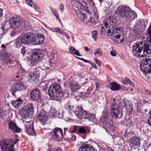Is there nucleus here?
I'll return each mask as SVG.
<instances>
[{
	"label": "nucleus",
	"instance_id": "32",
	"mask_svg": "<svg viewBox=\"0 0 151 151\" xmlns=\"http://www.w3.org/2000/svg\"><path fill=\"white\" fill-rule=\"evenodd\" d=\"M69 50L71 53L78 56H81V55L80 54L79 51L78 50H76L73 47H70L69 48Z\"/></svg>",
	"mask_w": 151,
	"mask_h": 151
},
{
	"label": "nucleus",
	"instance_id": "4",
	"mask_svg": "<svg viewBox=\"0 0 151 151\" xmlns=\"http://www.w3.org/2000/svg\"><path fill=\"white\" fill-rule=\"evenodd\" d=\"M101 122L99 125L102 126L104 128L106 132L113 129V122L109 119L108 114H106L103 115L100 119Z\"/></svg>",
	"mask_w": 151,
	"mask_h": 151
},
{
	"label": "nucleus",
	"instance_id": "26",
	"mask_svg": "<svg viewBox=\"0 0 151 151\" xmlns=\"http://www.w3.org/2000/svg\"><path fill=\"white\" fill-rule=\"evenodd\" d=\"M23 102V101L22 99L19 98L15 100L12 101L11 104L12 106L18 109L22 104Z\"/></svg>",
	"mask_w": 151,
	"mask_h": 151
},
{
	"label": "nucleus",
	"instance_id": "6",
	"mask_svg": "<svg viewBox=\"0 0 151 151\" xmlns=\"http://www.w3.org/2000/svg\"><path fill=\"white\" fill-rule=\"evenodd\" d=\"M23 20L19 16L10 17L8 21L10 27L16 29L19 28L22 24Z\"/></svg>",
	"mask_w": 151,
	"mask_h": 151
},
{
	"label": "nucleus",
	"instance_id": "36",
	"mask_svg": "<svg viewBox=\"0 0 151 151\" xmlns=\"http://www.w3.org/2000/svg\"><path fill=\"white\" fill-rule=\"evenodd\" d=\"M122 82L123 84L125 85H127L128 83L131 86H134V84L129 78H125L124 80H123Z\"/></svg>",
	"mask_w": 151,
	"mask_h": 151
},
{
	"label": "nucleus",
	"instance_id": "20",
	"mask_svg": "<svg viewBox=\"0 0 151 151\" xmlns=\"http://www.w3.org/2000/svg\"><path fill=\"white\" fill-rule=\"evenodd\" d=\"M28 124L25 125V130L26 132L28 134L34 136L36 135L35 130L32 125Z\"/></svg>",
	"mask_w": 151,
	"mask_h": 151
},
{
	"label": "nucleus",
	"instance_id": "3",
	"mask_svg": "<svg viewBox=\"0 0 151 151\" xmlns=\"http://www.w3.org/2000/svg\"><path fill=\"white\" fill-rule=\"evenodd\" d=\"M116 11L121 16L125 17L128 22H130L137 17L136 13L133 10L130 11L129 8L119 6Z\"/></svg>",
	"mask_w": 151,
	"mask_h": 151
},
{
	"label": "nucleus",
	"instance_id": "9",
	"mask_svg": "<svg viewBox=\"0 0 151 151\" xmlns=\"http://www.w3.org/2000/svg\"><path fill=\"white\" fill-rule=\"evenodd\" d=\"M76 7L78 9L83 8L85 5L89 7L93 6L94 4L92 0H73Z\"/></svg>",
	"mask_w": 151,
	"mask_h": 151
},
{
	"label": "nucleus",
	"instance_id": "22",
	"mask_svg": "<svg viewBox=\"0 0 151 151\" xmlns=\"http://www.w3.org/2000/svg\"><path fill=\"white\" fill-rule=\"evenodd\" d=\"M78 151H97V150H95L92 146L86 144H84L79 148Z\"/></svg>",
	"mask_w": 151,
	"mask_h": 151
},
{
	"label": "nucleus",
	"instance_id": "41",
	"mask_svg": "<svg viewBox=\"0 0 151 151\" xmlns=\"http://www.w3.org/2000/svg\"><path fill=\"white\" fill-rule=\"evenodd\" d=\"M38 38L39 41V43L40 44H41L43 43L44 39L43 35H39L38 36Z\"/></svg>",
	"mask_w": 151,
	"mask_h": 151
},
{
	"label": "nucleus",
	"instance_id": "54",
	"mask_svg": "<svg viewBox=\"0 0 151 151\" xmlns=\"http://www.w3.org/2000/svg\"><path fill=\"white\" fill-rule=\"evenodd\" d=\"M150 39L149 40L150 42V45H145V46L149 47V48H150V49H151V35H150Z\"/></svg>",
	"mask_w": 151,
	"mask_h": 151
},
{
	"label": "nucleus",
	"instance_id": "12",
	"mask_svg": "<svg viewBox=\"0 0 151 151\" xmlns=\"http://www.w3.org/2000/svg\"><path fill=\"white\" fill-rule=\"evenodd\" d=\"M24 88V86L22 82L19 81H16L11 86L12 94L14 96L15 93L18 91H20Z\"/></svg>",
	"mask_w": 151,
	"mask_h": 151
},
{
	"label": "nucleus",
	"instance_id": "16",
	"mask_svg": "<svg viewBox=\"0 0 151 151\" xmlns=\"http://www.w3.org/2000/svg\"><path fill=\"white\" fill-rule=\"evenodd\" d=\"M51 133L54 134L57 141H61L63 138V130L61 128H55L52 130Z\"/></svg>",
	"mask_w": 151,
	"mask_h": 151
},
{
	"label": "nucleus",
	"instance_id": "35",
	"mask_svg": "<svg viewBox=\"0 0 151 151\" xmlns=\"http://www.w3.org/2000/svg\"><path fill=\"white\" fill-rule=\"evenodd\" d=\"M16 46L17 47H20L22 45V44H23L22 41V39L20 37H18L15 39V42Z\"/></svg>",
	"mask_w": 151,
	"mask_h": 151
},
{
	"label": "nucleus",
	"instance_id": "10",
	"mask_svg": "<svg viewBox=\"0 0 151 151\" xmlns=\"http://www.w3.org/2000/svg\"><path fill=\"white\" fill-rule=\"evenodd\" d=\"M120 33L121 30L120 29H114L113 30L111 35V38L114 42H116L117 43H122L124 42V39L123 37H122L121 38V39H119L121 37L120 35Z\"/></svg>",
	"mask_w": 151,
	"mask_h": 151
},
{
	"label": "nucleus",
	"instance_id": "40",
	"mask_svg": "<svg viewBox=\"0 0 151 151\" xmlns=\"http://www.w3.org/2000/svg\"><path fill=\"white\" fill-rule=\"evenodd\" d=\"M26 3L29 6L34 7L35 6V4H34L32 0H25Z\"/></svg>",
	"mask_w": 151,
	"mask_h": 151
},
{
	"label": "nucleus",
	"instance_id": "37",
	"mask_svg": "<svg viewBox=\"0 0 151 151\" xmlns=\"http://www.w3.org/2000/svg\"><path fill=\"white\" fill-rule=\"evenodd\" d=\"M102 50L101 48H98L95 49L94 50V54L96 56H99L102 55Z\"/></svg>",
	"mask_w": 151,
	"mask_h": 151
},
{
	"label": "nucleus",
	"instance_id": "64",
	"mask_svg": "<svg viewBox=\"0 0 151 151\" xmlns=\"http://www.w3.org/2000/svg\"><path fill=\"white\" fill-rule=\"evenodd\" d=\"M16 35V33L15 32H12L11 33V35L12 37Z\"/></svg>",
	"mask_w": 151,
	"mask_h": 151
},
{
	"label": "nucleus",
	"instance_id": "53",
	"mask_svg": "<svg viewBox=\"0 0 151 151\" xmlns=\"http://www.w3.org/2000/svg\"><path fill=\"white\" fill-rule=\"evenodd\" d=\"M90 64H91V66L93 68H94L96 69H97V65H96V64L93 63H92L91 62V63Z\"/></svg>",
	"mask_w": 151,
	"mask_h": 151
},
{
	"label": "nucleus",
	"instance_id": "29",
	"mask_svg": "<svg viewBox=\"0 0 151 151\" xmlns=\"http://www.w3.org/2000/svg\"><path fill=\"white\" fill-rule=\"evenodd\" d=\"M110 87L111 89L113 91H117L121 88L120 85L115 82L111 83L110 84Z\"/></svg>",
	"mask_w": 151,
	"mask_h": 151
},
{
	"label": "nucleus",
	"instance_id": "58",
	"mask_svg": "<svg viewBox=\"0 0 151 151\" xmlns=\"http://www.w3.org/2000/svg\"><path fill=\"white\" fill-rule=\"evenodd\" d=\"M3 9L0 8V18L2 16Z\"/></svg>",
	"mask_w": 151,
	"mask_h": 151
},
{
	"label": "nucleus",
	"instance_id": "11",
	"mask_svg": "<svg viewBox=\"0 0 151 151\" xmlns=\"http://www.w3.org/2000/svg\"><path fill=\"white\" fill-rule=\"evenodd\" d=\"M42 51L40 49H35L34 50L33 53L32 55V60L35 63H37L40 61L42 58Z\"/></svg>",
	"mask_w": 151,
	"mask_h": 151
},
{
	"label": "nucleus",
	"instance_id": "19",
	"mask_svg": "<svg viewBox=\"0 0 151 151\" xmlns=\"http://www.w3.org/2000/svg\"><path fill=\"white\" fill-rule=\"evenodd\" d=\"M104 26H102L101 29L100 31L101 32L102 34H110L111 32V31L110 29L111 27L109 25V24L107 22H105Z\"/></svg>",
	"mask_w": 151,
	"mask_h": 151
},
{
	"label": "nucleus",
	"instance_id": "43",
	"mask_svg": "<svg viewBox=\"0 0 151 151\" xmlns=\"http://www.w3.org/2000/svg\"><path fill=\"white\" fill-rule=\"evenodd\" d=\"M39 38L38 37L37 38L36 36L35 38V39L32 41V45H39Z\"/></svg>",
	"mask_w": 151,
	"mask_h": 151
},
{
	"label": "nucleus",
	"instance_id": "44",
	"mask_svg": "<svg viewBox=\"0 0 151 151\" xmlns=\"http://www.w3.org/2000/svg\"><path fill=\"white\" fill-rule=\"evenodd\" d=\"M9 28L7 27V25L6 24H3L1 27V30L4 32H6V31Z\"/></svg>",
	"mask_w": 151,
	"mask_h": 151
},
{
	"label": "nucleus",
	"instance_id": "30",
	"mask_svg": "<svg viewBox=\"0 0 151 151\" xmlns=\"http://www.w3.org/2000/svg\"><path fill=\"white\" fill-rule=\"evenodd\" d=\"M140 139L139 137H133L131 139V142L130 144L131 145H134L139 146L140 144Z\"/></svg>",
	"mask_w": 151,
	"mask_h": 151
},
{
	"label": "nucleus",
	"instance_id": "45",
	"mask_svg": "<svg viewBox=\"0 0 151 151\" xmlns=\"http://www.w3.org/2000/svg\"><path fill=\"white\" fill-rule=\"evenodd\" d=\"M79 132L80 133H86V129L83 127H81L79 129Z\"/></svg>",
	"mask_w": 151,
	"mask_h": 151
},
{
	"label": "nucleus",
	"instance_id": "59",
	"mask_svg": "<svg viewBox=\"0 0 151 151\" xmlns=\"http://www.w3.org/2000/svg\"><path fill=\"white\" fill-rule=\"evenodd\" d=\"M64 35L68 39H70V37L68 35L67 33H64Z\"/></svg>",
	"mask_w": 151,
	"mask_h": 151
},
{
	"label": "nucleus",
	"instance_id": "48",
	"mask_svg": "<svg viewBox=\"0 0 151 151\" xmlns=\"http://www.w3.org/2000/svg\"><path fill=\"white\" fill-rule=\"evenodd\" d=\"M133 134V132L131 131H130L129 133L127 132V130H126L125 132V134L124 135L125 136H129L130 137L132 135V134Z\"/></svg>",
	"mask_w": 151,
	"mask_h": 151
},
{
	"label": "nucleus",
	"instance_id": "42",
	"mask_svg": "<svg viewBox=\"0 0 151 151\" xmlns=\"http://www.w3.org/2000/svg\"><path fill=\"white\" fill-rule=\"evenodd\" d=\"M97 32L96 30H94L93 31L92 33V37L95 40V41H96L97 40Z\"/></svg>",
	"mask_w": 151,
	"mask_h": 151
},
{
	"label": "nucleus",
	"instance_id": "28",
	"mask_svg": "<svg viewBox=\"0 0 151 151\" xmlns=\"http://www.w3.org/2000/svg\"><path fill=\"white\" fill-rule=\"evenodd\" d=\"M93 19L91 17L90 19L88 21V22L92 24H96L98 22L99 17L97 12H95L94 15L93 17Z\"/></svg>",
	"mask_w": 151,
	"mask_h": 151
},
{
	"label": "nucleus",
	"instance_id": "31",
	"mask_svg": "<svg viewBox=\"0 0 151 151\" xmlns=\"http://www.w3.org/2000/svg\"><path fill=\"white\" fill-rule=\"evenodd\" d=\"M22 41L24 44H29L27 33L21 37Z\"/></svg>",
	"mask_w": 151,
	"mask_h": 151
},
{
	"label": "nucleus",
	"instance_id": "2",
	"mask_svg": "<svg viewBox=\"0 0 151 151\" xmlns=\"http://www.w3.org/2000/svg\"><path fill=\"white\" fill-rule=\"evenodd\" d=\"M49 95L53 100L59 101L64 96V93L60 84L54 83L51 84L48 91Z\"/></svg>",
	"mask_w": 151,
	"mask_h": 151
},
{
	"label": "nucleus",
	"instance_id": "56",
	"mask_svg": "<svg viewBox=\"0 0 151 151\" xmlns=\"http://www.w3.org/2000/svg\"><path fill=\"white\" fill-rule=\"evenodd\" d=\"M148 33L150 35H151V25L148 29Z\"/></svg>",
	"mask_w": 151,
	"mask_h": 151
},
{
	"label": "nucleus",
	"instance_id": "51",
	"mask_svg": "<svg viewBox=\"0 0 151 151\" xmlns=\"http://www.w3.org/2000/svg\"><path fill=\"white\" fill-rule=\"evenodd\" d=\"M93 60L94 61L97 65L99 66L100 65V61H99L98 59L95 58H94Z\"/></svg>",
	"mask_w": 151,
	"mask_h": 151
},
{
	"label": "nucleus",
	"instance_id": "47",
	"mask_svg": "<svg viewBox=\"0 0 151 151\" xmlns=\"http://www.w3.org/2000/svg\"><path fill=\"white\" fill-rule=\"evenodd\" d=\"M81 97L82 99H83L84 98L87 97L88 96V94H87L85 93L82 92L81 93Z\"/></svg>",
	"mask_w": 151,
	"mask_h": 151
},
{
	"label": "nucleus",
	"instance_id": "5",
	"mask_svg": "<svg viewBox=\"0 0 151 151\" xmlns=\"http://www.w3.org/2000/svg\"><path fill=\"white\" fill-rule=\"evenodd\" d=\"M34 111V107L32 104H28L21 108L19 111V115L22 117L27 119Z\"/></svg>",
	"mask_w": 151,
	"mask_h": 151
},
{
	"label": "nucleus",
	"instance_id": "17",
	"mask_svg": "<svg viewBox=\"0 0 151 151\" xmlns=\"http://www.w3.org/2000/svg\"><path fill=\"white\" fill-rule=\"evenodd\" d=\"M74 113L78 118H84V116L86 115L87 112L83 109L81 105H78L76 107Z\"/></svg>",
	"mask_w": 151,
	"mask_h": 151
},
{
	"label": "nucleus",
	"instance_id": "63",
	"mask_svg": "<svg viewBox=\"0 0 151 151\" xmlns=\"http://www.w3.org/2000/svg\"><path fill=\"white\" fill-rule=\"evenodd\" d=\"M106 4L107 5H108L109 6V7H110L112 4V2H106Z\"/></svg>",
	"mask_w": 151,
	"mask_h": 151
},
{
	"label": "nucleus",
	"instance_id": "60",
	"mask_svg": "<svg viewBox=\"0 0 151 151\" xmlns=\"http://www.w3.org/2000/svg\"><path fill=\"white\" fill-rule=\"evenodd\" d=\"M146 93L147 95H149L151 96V92L148 90L146 91Z\"/></svg>",
	"mask_w": 151,
	"mask_h": 151
},
{
	"label": "nucleus",
	"instance_id": "57",
	"mask_svg": "<svg viewBox=\"0 0 151 151\" xmlns=\"http://www.w3.org/2000/svg\"><path fill=\"white\" fill-rule=\"evenodd\" d=\"M76 139V137L74 135H73L71 137V140L73 141H75Z\"/></svg>",
	"mask_w": 151,
	"mask_h": 151
},
{
	"label": "nucleus",
	"instance_id": "38",
	"mask_svg": "<svg viewBox=\"0 0 151 151\" xmlns=\"http://www.w3.org/2000/svg\"><path fill=\"white\" fill-rule=\"evenodd\" d=\"M7 112L6 110L1 109L0 110V117L3 118L7 115Z\"/></svg>",
	"mask_w": 151,
	"mask_h": 151
},
{
	"label": "nucleus",
	"instance_id": "15",
	"mask_svg": "<svg viewBox=\"0 0 151 151\" xmlns=\"http://www.w3.org/2000/svg\"><path fill=\"white\" fill-rule=\"evenodd\" d=\"M71 78L69 80V86L72 92H77L80 89L81 86L78 82L71 79Z\"/></svg>",
	"mask_w": 151,
	"mask_h": 151
},
{
	"label": "nucleus",
	"instance_id": "50",
	"mask_svg": "<svg viewBox=\"0 0 151 151\" xmlns=\"http://www.w3.org/2000/svg\"><path fill=\"white\" fill-rule=\"evenodd\" d=\"M77 58L78 59L81 60L82 61H83L86 63H91V62L89 61V60H87L84 59L83 58H78L77 57Z\"/></svg>",
	"mask_w": 151,
	"mask_h": 151
},
{
	"label": "nucleus",
	"instance_id": "55",
	"mask_svg": "<svg viewBox=\"0 0 151 151\" xmlns=\"http://www.w3.org/2000/svg\"><path fill=\"white\" fill-rule=\"evenodd\" d=\"M109 22L110 23V24L112 26H114L115 24V22H114V21H111L110 20Z\"/></svg>",
	"mask_w": 151,
	"mask_h": 151
},
{
	"label": "nucleus",
	"instance_id": "18",
	"mask_svg": "<svg viewBox=\"0 0 151 151\" xmlns=\"http://www.w3.org/2000/svg\"><path fill=\"white\" fill-rule=\"evenodd\" d=\"M1 58L2 63L4 65L12 64L14 62L13 59L10 58L8 56L6 55L1 57Z\"/></svg>",
	"mask_w": 151,
	"mask_h": 151
},
{
	"label": "nucleus",
	"instance_id": "1",
	"mask_svg": "<svg viewBox=\"0 0 151 151\" xmlns=\"http://www.w3.org/2000/svg\"><path fill=\"white\" fill-rule=\"evenodd\" d=\"M132 48L133 55L138 58L147 56L151 53V49L149 48V47L145 46L142 41L134 43Z\"/></svg>",
	"mask_w": 151,
	"mask_h": 151
},
{
	"label": "nucleus",
	"instance_id": "25",
	"mask_svg": "<svg viewBox=\"0 0 151 151\" xmlns=\"http://www.w3.org/2000/svg\"><path fill=\"white\" fill-rule=\"evenodd\" d=\"M76 16L82 22H83L86 20L87 16L84 13L81 12L79 10H76Z\"/></svg>",
	"mask_w": 151,
	"mask_h": 151
},
{
	"label": "nucleus",
	"instance_id": "24",
	"mask_svg": "<svg viewBox=\"0 0 151 151\" xmlns=\"http://www.w3.org/2000/svg\"><path fill=\"white\" fill-rule=\"evenodd\" d=\"M64 107L68 111L69 114H71L73 112L74 106L70 101H68L64 105Z\"/></svg>",
	"mask_w": 151,
	"mask_h": 151
},
{
	"label": "nucleus",
	"instance_id": "39",
	"mask_svg": "<svg viewBox=\"0 0 151 151\" xmlns=\"http://www.w3.org/2000/svg\"><path fill=\"white\" fill-rule=\"evenodd\" d=\"M131 106V105L129 104V101H127L124 102V107L127 110L129 109V108H130Z\"/></svg>",
	"mask_w": 151,
	"mask_h": 151
},
{
	"label": "nucleus",
	"instance_id": "52",
	"mask_svg": "<svg viewBox=\"0 0 151 151\" xmlns=\"http://www.w3.org/2000/svg\"><path fill=\"white\" fill-rule=\"evenodd\" d=\"M25 48L24 47H22L21 48V53L22 54V55H24L25 53Z\"/></svg>",
	"mask_w": 151,
	"mask_h": 151
},
{
	"label": "nucleus",
	"instance_id": "27",
	"mask_svg": "<svg viewBox=\"0 0 151 151\" xmlns=\"http://www.w3.org/2000/svg\"><path fill=\"white\" fill-rule=\"evenodd\" d=\"M84 119H87L89 121L95 122L97 120L95 115L90 114L87 112L86 115L84 116Z\"/></svg>",
	"mask_w": 151,
	"mask_h": 151
},
{
	"label": "nucleus",
	"instance_id": "8",
	"mask_svg": "<svg viewBox=\"0 0 151 151\" xmlns=\"http://www.w3.org/2000/svg\"><path fill=\"white\" fill-rule=\"evenodd\" d=\"M115 99H114V103L112 105L111 109V114L113 118L116 119L119 117L120 114V110L121 104L120 103L116 102Z\"/></svg>",
	"mask_w": 151,
	"mask_h": 151
},
{
	"label": "nucleus",
	"instance_id": "61",
	"mask_svg": "<svg viewBox=\"0 0 151 151\" xmlns=\"http://www.w3.org/2000/svg\"><path fill=\"white\" fill-rule=\"evenodd\" d=\"M128 110L130 111V112L131 113H132L133 111H134L133 108L131 107H131L129 108V109Z\"/></svg>",
	"mask_w": 151,
	"mask_h": 151
},
{
	"label": "nucleus",
	"instance_id": "49",
	"mask_svg": "<svg viewBox=\"0 0 151 151\" xmlns=\"http://www.w3.org/2000/svg\"><path fill=\"white\" fill-rule=\"evenodd\" d=\"M59 8L60 11L61 12H63L64 9V6L63 4H61L60 5Z\"/></svg>",
	"mask_w": 151,
	"mask_h": 151
},
{
	"label": "nucleus",
	"instance_id": "7",
	"mask_svg": "<svg viewBox=\"0 0 151 151\" xmlns=\"http://www.w3.org/2000/svg\"><path fill=\"white\" fill-rule=\"evenodd\" d=\"M140 68L141 71L145 74L151 73V59L143 60L141 63Z\"/></svg>",
	"mask_w": 151,
	"mask_h": 151
},
{
	"label": "nucleus",
	"instance_id": "33",
	"mask_svg": "<svg viewBox=\"0 0 151 151\" xmlns=\"http://www.w3.org/2000/svg\"><path fill=\"white\" fill-rule=\"evenodd\" d=\"M28 40L29 44L31 43L32 45V41L35 39V35L32 33H27Z\"/></svg>",
	"mask_w": 151,
	"mask_h": 151
},
{
	"label": "nucleus",
	"instance_id": "21",
	"mask_svg": "<svg viewBox=\"0 0 151 151\" xmlns=\"http://www.w3.org/2000/svg\"><path fill=\"white\" fill-rule=\"evenodd\" d=\"M9 128L15 132L19 133L21 129L17 126L16 123L13 121L10 122L9 123Z\"/></svg>",
	"mask_w": 151,
	"mask_h": 151
},
{
	"label": "nucleus",
	"instance_id": "23",
	"mask_svg": "<svg viewBox=\"0 0 151 151\" xmlns=\"http://www.w3.org/2000/svg\"><path fill=\"white\" fill-rule=\"evenodd\" d=\"M39 76V73L37 68H35L34 69V72L29 74L28 76V79L34 81L37 79Z\"/></svg>",
	"mask_w": 151,
	"mask_h": 151
},
{
	"label": "nucleus",
	"instance_id": "34",
	"mask_svg": "<svg viewBox=\"0 0 151 151\" xmlns=\"http://www.w3.org/2000/svg\"><path fill=\"white\" fill-rule=\"evenodd\" d=\"M50 9L52 14L56 17L58 20L60 21V18L58 13H57V10L52 7H50Z\"/></svg>",
	"mask_w": 151,
	"mask_h": 151
},
{
	"label": "nucleus",
	"instance_id": "14",
	"mask_svg": "<svg viewBox=\"0 0 151 151\" xmlns=\"http://www.w3.org/2000/svg\"><path fill=\"white\" fill-rule=\"evenodd\" d=\"M30 97L31 99L34 101H38L41 98V93L40 90L38 88H36L30 92Z\"/></svg>",
	"mask_w": 151,
	"mask_h": 151
},
{
	"label": "nucleus",
	"instance_id": "46",
	"mask_svg": "<svg viewBox=\"0 0 151 151\" xmlns=\"http://www.w3.org/2000/svg\"><path fill=\"white\" fill-rule=\"evenodd\" d=\"M110 53L111 55L113 56H115L117 55L116 51L114 49H113L110 51Z\"/></svg>",
	"mask_w": 151,
	"mask_h": 151
},
{
	"label": "nucleus",
	"instance_id": "62",
	"mask_svg": "<svg viewBox=\"0 0 151 151\" xmlns=\"http://www.w3.org/2000/svg\"><path fill=\"white\" fill-rule=\"evenodd\" d=\"M49 151H62L60 149L58 148L56 149V150L54 149L53 150H50Z\"/></svg>",
	"mask_w": 151,
	"mask_h": 151
},
{
	"label": "nucleus",
	"instance_id": "13",
	"mask_svg": "<svg viewBox=\"0 0 151 151\" xmlns=\"http://www.w3.org/2000/svg\"><path fill=\"white\" fill-rule=\"evenodd\" d=\"M37 116L38 119L42 123V125H45L46 122L49 119L47 113L43 110L40 111L37 114Z\"/></svg>",
	"mask_w": 151,
	"mask_h": 151
}]
</instances>
